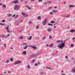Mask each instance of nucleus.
I'll list each match as a JSON object with an SVG mask.
<instances>
[{"instance_id":"nucleus-1","label":"nucleus","mask_w":75,"mask_h":75,"mask_svg":"<svg viewBox=\"0 0 75 75\" xmlns=\"http://www.w3.org/2000/svg\"><path fill=\"white\" fill-rule=\"evenodd\" d=\"M64 47H65V44L64 43H60L58 46V48L61 49H62V48Z\"/></svg>"},{"instance_id":"nucleus-2","label":"nucleus","mask_w":75,"mask_h":75,"mask_svg":"<svg viewBox=\"0 0 75 75\" xmlns=\"http://www.w3.org/2000/svg\"><path fill=\"white\" fill-rule=\"evenodd\" d=\"M20 8V6L15 5L14 6V10H17L19 9Z\"/></svg>"},{"instance_id":"nucleus-3","label":"nucleus","mask_w":75,"mask_h":75,"mask_svg":"<svg viewBox=\"0 0 75 75\" xmlns=\"http://www.w3.org/2000/svg\"><path fill=\"white\" fill-rule=\"evenodd\" d=\"M47 20H48V18H46L45 19L44 21L43 22V25H46V22Z\"/></svg>"},{"instance_id":"nucleus-4","label":"nucleus","mask_w":75,"mask_h":75,"mask_svg":"<svg viewBox=\"0 0 75 75\" xmlns=\"http://www.w3.org/2000/svg\"><path fill=\"white\" fill-rule=\"evenodd\" d=\"M21 63V61L20 60H19L18 61L15 62V63H14V64L17 65V64H19Z\"/></svg>"},{"instance_id":"nucleus-5","label":"nucleus","mask_w":75,"mask_h":75,"mask_svg":"<svg viewBox=\"0 0 75 75\" xmlns=\"http://www.w3.org/2000/svg\"><path fill=\"white\" fill-rule=\"evenodd\" d=\"M8 27H9V26L8 25L7 26L6 28V30H7V33H11V32L10 31V30H8V29H9Z\"/></svg>"},{"instance_id":"nucleus-6","label":"nucleus","mask_w":75,"mask_h":75,"mask_svg":"<svg viewBox=\"0 0 75 75\" xmlns=\"http://www.w3.org/2000/svg\"><path fill=\"white\" fill-rule=\"evenodd\" d=\"M18 3V1H15L12 2V3H13V4H17V3Z\"/></svg>"},{"instance_id":"nucleus-7","label":"nucleus","mask_w":75,"mask_h":75,"mask_svg":"<svg viewBox=\"0 0 75 75\" xmlns=\"http://www.w3.org/2000/svg\"><path fill=\"white\" fill-rule=\"evenodd\" d=\"M22 15L23 16H25V17H27V16H28V15H27L26 14L24 13H22Z\"/></svg>"},{"instance_id":"nucleus-8","label":"nucleus","mask_w":75,"mask_h":75,"mask_svg":"<svg viewBox=\"0 0 75 75\" xmlns=\"http://www.w3.org/2000/svg\"><path fill=\"white\" fill-rule=\"evenodd\" d=\"M72 72L73 73H75V67H74L73 68Z\"/></svg>"},{"instance_id":"nucleus-9","label":"nucleus","mask_w":75,"mask_h":75,"mask_svg":"<svg viewBox=\"0 0 75 75\" xmlns=\"http://www.w3.org/2000/svg\"><path fill=\"white\" fill-rule=\"evenodd\" d=\"M31 47L32 48H33V49H34V50H36L37 49V47H35V46H31Z\"/></svg>"},{"instance_id":"nucleus-10","label":"nucleus","mask_w":75,"mask_h":75,"mask_svg":"<svg viewBox=\"0 0 75 75\" xmlns=\"http://www.w3.org/2000/svg\"><path fill=\"white\" fill-rule=\"evenodd\" d=\"M70 33H75V30H70Z\"/></svg>"},{"instance_id":"nucleus-11","label":"nucleus","mask_w":75,"mask_h":75,"mask_svg":"<svg viewBox=\"0 0 75 75\" xmlns=\"http://www.w3.org/2000/svg\"><path fill=\"white\" fill-rule=\"evenodd\" d=\"M28 47V45H27L26 46L23 48V49L24 50H26V49Z\"/></svg>"},{"instance_id":"nucleus-12","label":"nucleus","mask_w":75,"mask_h":75,"mask_svg":"<svg viewBox=\"0 0 75 75\" xmlns=\"http://www.w3.org/2000/svg\"><path fill=\"white\" fill-rule=\"evenodd\" d=\"M63 17H65V18H68V17H69V15L67 16H63Z\"/></svg>"},{"instance_id":"nucleus-13","label":"nucleus","mask_w":75,"mask_h":75,"mask_svg":"<svg viewBox=\"0 0 75 75\" xmlns=\"http://www.w3.org/2000/svg\"><path fill=\"white\" fill-rule=\"evenodd\" d=\"M75 7V6L74 5H70L69 6V7H70V8H72V7Z\"/></svg>"},{"instance_id":"nucleus-14","label":"nucleus","mask_w":75,"mask_h":75,"mask_svg":"<svg viewBox=\"0 0 75 75\" xmlns=\"http://www.w3.org/2000/svg\"><path fill=\"white\" fill-rule=\"evenodd\" d=\"M52 30L51 29H47V31H48V32H51Z\"/></svg>"},{"instance_id":"nucleus-15","label":"nucleus","mask_w":75,"mask_h":75,"mask_svg":"<svg viewBox=\"0 0 75 75\" xmlns=\"http://www.w3.org/2000/svg\"><path fill=\"white\" fill-rule=\"evenodd\" d=\"M31 39H32V36H30L29 37V38L28 40H31Z\"/></svg>"},{"instance_id":"nucleus-16","label":"nucleus","mask_w":75,"mask_h":75,"mask_svg":"<svg viewBox=\"0 0 75 75\" xmlns=\"http://www.w3.org/2000/svg\"><path fill=\"white\" fill-rule=\"evenodd\" d=\"M23 54H24L25 55V54H27V53H26V51H24L23 52Z\"/></svg>"},{"instance_id":"nucleus-17","label":"nucleus","mask_w":75,"mask_h":75,"mask_svg":"<svg viewBox=\"0 0 75 75\" xmlns=\"http://www.w3.org/2000/svg\"><path fill=\"white\" fill-rule=\"evenodd\" d=\"M53 44H52L50 45H49V47H53Z\"/></svg>"},{"instance_id":"nucleus-18","label":"nucleus","mask_w":75,"mask_h":75,"mask_svg":"<svg viewBox=\"0 0 75 75\" xmlns=\"http://www.w3.org/2000/svg\"><path fill=\"white\" fill-rule=\"evenodd\" d=\"M48 25H49V26H52L53 25H52V24H51V23H48Z\"/></svg>"},{"instance_id":"nucleus-19","label":"nucleus","mask_w":75,"mask_h":75,"mask_svg":"<svg viewBox=\"0 0 75 75\" xmlns=\"http://www.w3.org/2000/svg\"><path fill=\"white\" fill-rule=\"evenodd\" d=\"M55 21H50V23H55Z\"/></svg>"},{"instance_id":"nucleus-20","label":"nucleus","mask_w":75,"mask_h":75,"mask_svg":"<svg viewBox=\"0 0 75 75\" xmlns=\"http://www.w3.org/2000/svg\"><path fill=\"white\" fill-rule=\"evenodd\" d=\"M23 37L22 36H21L20 37V38H19L18 39L19 40H21L22 38H23Z\"/></svg>"},{"instance_id":"nucleus-21","label":"nucleus","mask_w":75,"mask_h":75,"mask_svg":"<svg viewBox=\"0 0 75 75\" xmlns=\"http://www.w3.org/2000/svg\"><path fill=\"white\" fill-rule=\"evenodd\" d=\"M46 38V36H45L44 38H42V40H45V39Z\"/></svg>"},{"instance_id":"nucleus-22","label":"nucleus","mask_w":75,"mask_h":75,"mask_svg":"<svg viewBox=\"0 0 75 75\" xmlns=\"http://www.w3.org/2000/svg\"><path fill=\"white\" fill-rule=\"evenodd\" d=\"M53 13H57V12H58V11H55V10H53Z\"/></svg>"},{"instance_id":"nucleus-23","label":"nucleus","mask_w":75,"mask_h":75,"mask_svg":"<svg viewBox=\"0 0 75 75\" xmlns=\"http://www.w3.org/2000/svg\"><path fill=\"white\" fill-rule=\"evenodd\" d=\"M46 68H47V69H51V68H50L49 67H46Z\"/></svg>"},{"instance_id":"nucleus-24","label":"nucleus","mask_w":75,"mask_h":75,"mask_svg":"<svg viewBox=\"0 0 75 75\" xmlns=\"http://www.w3.org/2000/svg\"><path fill=\"white\" fill-rule=\"evenodd\" d=\"M6 63H7V64H8V62H9V60H7L6 61Z\"/></svg>"},{"instance_id":"nucleus-25","label":"nucleus","mask_w":75,"mask_h":75,"mask_svg":"<svg viewBox=\"0 0 75 75\" xmlns=\"http://www.w3.org/2000/svg\"><path fill=\"white\" fill-rule=\"evenodd\" d=\"M10 61H12V62H13V58H11Z\"/></svg>"},{"instance_id":"nucleus-26","label":"nucleus","mask_w":75,"mask_h":75,"mask_svg":"<svg viewBox=\"0 0 75 75\" xmlns=\"http://www.w3.org/2000/svg\"><path fill=\"white\" fill-rule=\"evenodd\" d=\"M3 7H4V8H6V6L4 5H3L2 6Z\"/></svg>"},{"instance_id":"nucleus-27","label":"nucleus","mask_w":75,"mask_h":75,"mask_svg":"<svg viewBox=\"0 0 75 75\" xmlns=\"http://www.w3.org/2000/svg\"><path fill=\"white\" fill-rule=\"evenodd\" d=\"M38 20H40V19H41V17L40 16H38Z\"/></svg>"},{"instance_id":"nucleus-28","label":"nucleus","mask_w":75,"mask_h":75,"mask_svg":"<svg viewBox=\"0 0 75 75\" xmlns=\"http://www.w3.org/2000/svg\"><path fill=\"white\" fill-rule=\"evenodd\" d=\"M33 23V22L32 21H29V23L30 24H32Z\"/></svg>"},{"instance_id":"nucleus-29","label":"nucleus","mask_w":75,"mask_h":75,"mask_svg":"<svg viewBox=\"0 0 75 75\" xmlns=\"http://www.w3.org/2000/svg\"><path fill=\"white\" fill-rule=\"evenodd\" d=\"M35 59H34L33 60H32V62L33 63H34V61H35Z\"/></svg>"},{"instance_id":"nucleus-30","label":"nucleus","mask_w":75,"mask_h":75,"mask_svg":"<svg viewBox=\"0 0 75 75\" xmlns=\"http://www.w3.org/2000/svg\"><path fill=\"white\" fill-rule=\"evenodd\" d=\"M50 15L53 14V13H52V12H51L50 13Z\"/></svg>"},{"instance_id":"nucleus-31","label":"nucleus","mask_w":75,"mask_h":75,"mask_svg":"<svg viewBox=\"0 0 75 75\" xmlns=\"http://www.w3.org/2000/svg\"><path fill=\"white\" fill-rule=\"evenodd\" d=\"M5 21H6V20H2V22H3V23H4Z\"/></svg>"},{"instance_id":"nucleus-32","label":"nucleus","mask_w":75,"mask_h":75,"mask_svg":"<svg viewBox=\"0 0 75 75\" xmlns=\"http://www.w3.org/2000/svg\"><path fill=\"white\" fill-rule=\"evenodd\" d=\"M74 44H71V47H74Z\"/></svg>"},{"instance_id":"nucleus-33","label":"nucleus","mask_w":75,"mask_h":75,"mask_svg":"<svg viewBox=\"0 0 75 75\" xmlns=\"http://www.w3.org/2000/svg\"><path fill=\"white\" fill-rule=\"evenodd\" d=\"M18 15H17L16 16L15 18H18Z\"/></svg>"},{"instance_id":"nucleus-34","label":"nucleus","mask_w":75,"mask_h":75,"mask_svg":"<svg viewBox=\"0 0 75 75\" xmlns=\"http://www.w3.org/2000/svg\"><path fill=\"white\" fill-rule=\"evenodd\" d=\"M38 28H39V26L37 25L36 27V29H38Z\"/></svg>"},{"instance_id":"nucleus-35","label":"nucleus","mask_w":75,"mask_h":75,"mask_svg":"<svg viewBox=\"0 0 75 75\" xmlns=\"http://www.w3.org/2000/svg\"><path fill=\"white\" fill-rule=\"evenodd\" d=\"M27 67L28 68V69L30 68V65H29L28 64L27 65Z\"/></svg>"},{"instance_id":"nucleus-36","label":"nucleus","mask_w":75,"mask_h":75,"mask_svg":"<svg viewBox=\"0 0 75 75\" xmlns=\"http://www.w3.org/2000/svg\"><path fill=\"white\" fill-rule=\"evenodd\" d=\"M51 3V1H47V3L50 4V3Z\"/></svg>"},{"instance_id":"nucleus-37","label":"nucleus","mask_w":75,"mask_h":75,"mask_svg":"<svg viewBox=\"0 0 75 75\" xmlns=\"http://www.w3.org/2000/svg\"><path fill=\"white\" fill-rule=\"evenodd\" d=\"M12 16V14H9L8 15V16Z\"/></svg>"},{"instance_id":"nucleus-38","label":"nucleus","mask_w":75,"mask_h":75,"mask_svg":"<svg viewBox=\"0 0 75 75\" xmlns=\"http://www.w3.org/2000/svg\"><path fill=\"white\" fill-rule=\"evenodd\" d=\"M61 42L60 40H57V42L59 43V42Z\"/></svg>"},{"instance_id":"nucleus-39","label":"nucleus","mask_w":75,"mask_h":75,"mask_svg":"<svg viewBox=\"0 0 75 75\" xmlns=\"http://www.w3.org/2000/svg\"><path fill=\"white\" fill-rule=\"evenodd\" d=\"M4 46L5 47H6H6H7L6 44H4Z\"/></svg>"},{"instance_id":"nucleus-40","label":"nucleus","mask_w":75,"mask_h":75,"mask_svg":"<svg viewBox=\"0 0 75 75\" xmlns=\"http://www.w3.org/2000/svg\"><path fill=\"white\" fill-rule=\"evenodd\" d=\"M52 8L51 7H50L49 8V9L48 10H51Z\"/></svg>"},{"instance_id":"nucleus-41","label":"nucleus","mask_w":75,"mask_h":75,"mask_svg":"<svg viewBox=\"0 0 75 75\" xmlns=\"http://www.w3.org/2000/svg\"><path fill=\"white\" fill-rule=\"evenodd\" d=\"M27 43H24L23 44V45H26Z\"/></svg>"},{"instance_id":"nucleus-42","label":"nucleus","mask_w":75,"mask_h":75,"mask_svg":"<svg viewBox=\"0 0 75 75\" xmlns=\"http://www.w3.org/2000/svg\"><path fill=\"white\" fill-rule=\"evenodd\" d=\"M1 37L2 38H4V37H5V36L4 35L3 36H1Z\"/></svg>"},{"instance_id":"nucleus-43","label":"nucleus","mask_w":75,"mask_h":75,"mask_svg":"<svg viewBox=\"0 0 75 75\" xmlns=\"http://www.w3.org/2000/svg\"><path fill=\"white\" fill-rule=\"evenodd\" d=\"M38 1L40 2H41V1H42V0H38Z\"/></svg>"},{"instance_id":"nucleus-44","label":"nucleus","mask_w":75,"mask_h":75,"mask_svg":"<svg viewBox=\"0 0 75 75\" xmlns=\"http://www.w3.org/2000/svg\"><path fill=\"white\" fill-rule=\"evenodd\" d=\"M44 4H45V5L47 4V2H45L44 3Z\"/></svg>"},{"instance_id":"nucleus-45","label":"nucleus","mask_w":75,"mask_h":75,"mask_svg":"<svg viewBox=\"0 0 75 75\" xmlns=\"http://www.w3.org/2000/svg\"><path fill=\"white\" fill-rule=\"evenodd\" d=\"M28 10H31V8H30L29 7H28Z\"/></svg>"},{"instance_id":"nucleus-46","label":"nucleus","mask_w":75,"mask_h":75,"mask_svg":"<svg viewBox=\"0 0 75 75\" xmlns=\"http://www.w3.org/2000/svg\"><path fill=\"white\" fill-rule=\"evenodd\" d=\"M46 47H49L50 45H46Z\"/></svg>"},{"instance_id":"nucleus-47","label":"nucleus","mask_w":75,"mask_h":75,"mask_svg":"<svg viewBox=\"0 0 75 75\" xmlns=\"http://www.w3.org/2000/svg\"><path fill=\"white\" fill-rule=\"evenodd\" d=\"M16 16L15 14L13 15V16H12V17H15V16Z\"/></svg>"},{"instance_id":"nucleus-48","label":"nucleus","mask_w":75,"mask_h":75,"mask_svg":"<svg viewBox=\"0 0 75 75\" xmlns=\"http://www.w3.org/2000/svg\"><path fill=\"white\" fill-rule=\"evenodd\" d=\"M35 54H33L32 55V57H33V56H35Z\"/></svg>"},{"instance_id":"nucleus-49","label":"nucleus","mask_w":75,"mask_h":75,"mask_svg":"<svg viewBox=\"0 0 75 75\" xmlns=\"http://www.w3.org/2000/svg\"><path fill=\"white\" fill-rule=\"evenodd\" d=\"M16 25H19V23H16Z\"/></svg>"},{"instance_id":"nucleus-50","label":"nucleus","mask_w":75,"mask_h":75,"mask_svg":"<svg viewBox=\"0 0 75 75\" xmlns=\"http://www.w3.org/2000/svg\"><path fill=\"white\" fill-rule=\"evenodd\" d=\"M30 1H31V2H32V1H34V0H31Z\"/></svg>"},{"instance_id":"nucleus-51","label":"nucleus","mask_w":75,"mask_h":75,"mask_svg":"<svg viewBox=\"0 0 75 75\" xmlns=\"http://www.w3.org/2000/svg\"><path fill=\"white\" fill-rule=\"evenodd\" d=\"M1 25H4V23H1Z\"/></svg>"},{"instance_id":"nucleus-52","label":"nucleus","mask_w":75,"mask_h":75,"mask_svg":"<svg viewBox=\"0 0 75 75\" xmlns=\"http://www.w3.org/2000/svg\"><path fill=\"white\" fill-rule=\"evenodd\" d=\"M41 74H44V73L42 72H41V73H40Z\"/></svg>"},{"instance_id":"nucleus-53","label":"nucleus","mask_w":75,"mask_h":75,"mask_svg":"<svg viewBox=\"0 0 75 75\" xmlns=\"http://www.w3.org/2000/svg\"><path fill=\"white\" fill-rule=\"evenodd\" d=\"M35 66H38V64H35Z\"/></svg>"},{"instance_id":"nucleus-54","label":"nucleus","mask_w":75,"mask_h":75,"mask_svg":"<svg viewBox=\"0 0 75 75\" xmlns=\"http://www.w3.org/2000/svg\"><path fill=\"white\" fill-rule=\"evenodd\" d=\"M60 42H61L62 43H63V41L62 40H60Z\"/></svg>"},{"instance_id":"nucleus-55","label":"nucleus","mask_w":75,"mask_h":75,"mask_svg":"<svg viewBox=\"0 0 75 75\" xmlns=\"http://www.w3.org/2000/svg\"><path fill=\"white\" fill-rule=\"evenodd\" d=\"M75 38H73V39H72V40H75Z\"/></svg>"},{"instance_id":"nucleus-56","label":"nucleus","mask_w":75,"mask_h":75,"mask_svg":"<svg viewBox=\"0 0 75 75\" xmlns=\"http://www.w3.org/2000/svg\"><path fill=\"white\" fill-rule=\"evenodd\" d=\"M25 4H27V1H26L25 2Z\"/></svg>"},{"instance_id":"nucleus-57","label":"nucleus","mask_w":75,"mask_h":75,"mask_svg":"<svg viewBox=\"0 0 75 75\" xmlns=\"http://www.w3.org/2000/svg\"><path fill=\"white\" fill-rule=\"evenodd\" d=\"M38 64H41V63L40 62H38Z\"/></svg>"},{"instance_id":"nucleus-58","label":"nucleus","mask_w":75,"mask_h":75,"mask_svg":"<svg viewBox=\"0 0 75 75\" xmlns=\"http://www.w3.org/2000/svg\"><path fill=\"white\" fill-rule=\"evenodd\" d=\"M10 35V34H8V36H7V37H9V35Z\"/></svg>"},{"instance_id":"nucleus-59","label":"nucleus","mask_w":75,"mask_h":75,"mask_svg":"<svg viewBox=\"0 0 75 75\" xmlns=\"http://www.w3.org/2000/svg\"><path fill=\"white\" fill-rule=\"evenodd\" d=\"M52 38V37H50V36H49V38Z\"/></svg>"},{"instance_id":"nucleus-60","label":"nucleus","mask_w":75,"mask_h":75,"mask_svg":"<svg viewBox=\"0 0 75 75\" xmlns=\"http://www.w3.org/2000/svg\"><path fill=\"white\" fill-rule=\"evenodd\" d=\"M65 41H64L63 43V44H65Z\"/></svg>"},{"instance_id":"nucleus-61","label":"nucleus","mask_w":75,"mask_h":75,"mask_svg":"<svg viewBox=\"0 0 75 75\" xmlns=\"http://www.w3.org/2000/svg\"><path fill=\"white\" fill-rule=\"evenodd\" d=\"M66 58L67 59L68 58V56H67L66 57Z\"/></svg>"},{"instance_id":"nucleus-62","label":"nucleus","mask_w":75,"mask_h":75,"mask_svg":"<svg viewBox=\"0 0 75 75\" xmlns=\"http://www.w3.org/2000/svg\"><path fill=\"white\" fill-rule=\"evenodd\" d=\"M11 49L12 50V49H13V47H11Z\"/></svg>"},{"instance_id":"nucleus-63","label":"nucleus","mask_w":75,"mask_h":75,"mask_svg":"<svg viewBox=\"0 0 75 75\" xmlns=\"http://www.w3.org/2000/svg\"><path fill=\"white\" fill-rule=\"evenodd\" d=\"M1 5H2V4L1 3L0 4V6H1Z\"/></svg>"},{"instance_id":"nucleus-64","label":"nucleus","mask_w":75,"mask_h":75,"mask_svg":"<svg viewBox=\"0 0 75 75\" xmlns=\"http://www.w3.org/2000/svg\"><path fill=\"white\" fill-rule=\"evenodd\" d=\"M57 7H54V8H57Z\"/></svg>"}]
</instances>
